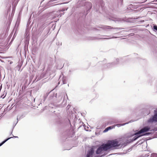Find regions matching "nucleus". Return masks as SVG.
Listing matches in <instances>:
<instances>
[{
	"instance_id": "nucleus-7",
	"label": "nucleus",
	"mask_w": 157,
	"mask_h": 157,
	"mask_svg": "<svg viewBox=\"0 0 157 157\" xmlns=\"http://www.w3.org/2000/svg\"><path fill=\"white\" fill-rule=\"evenodd\" d=\"M151 157H157V154L153 153L151 154Z\"/></svg>"
},
{
	"instance_id": "nucleus-6",
	"label": "nucleus",
	"mask_w": 157,
	"mask_h": 157,
	"mask_svg": "<svg viewBox=\"0 0 157 157\" xmlns=\"http://www.w3.org/2000/svg\"><path fill=\"white\" fill-rule=\"evenodd\" d=\"M12 137L9 138H7V139H6L4 141H3L0 144V146H2L3 144L5 142H6V141H7L8 140L11 138Z\"/></svg>"
},
{
	"instance_id": "nucleus-4",
	"label": "nucleus",
	"mask_w": 157,
	"mask_h": 157,
	"mask_svg": "<svg viewBox=\"0 0 157 157\" xmlns=\"http://www.w3.org/2000/svg\"><path fill=\"white\" fill-rule=\"evenodd\" d=\"M94 153V150L93 148H91L87 151L86 157H92Z\"/></svg>"
},
{
	"instance_id": "nucleus-8",
	"label": "nucleus",
	"mask_w": 157,
	"mask_h": 157,
	"mask_svg": "<svg viewBox=\"0 0 157 157\" xmlns=\"http://www.w3.org/2000/svg\"><path fill=\"white\" fill-rule=\"evenodd\" d=\"M105 28L106 29H114V28L111 27V26H105Z\"/></svg>"
},
{
	"instance_id": "nucleus-3",
	"label": "nucleus",
	"mask_w": 157,
	"mask_h": 157,
	"mask_svg": "<svg viewBox=\"0 0 157 157\" xmlns=\"http://www.w3.org/2000/svg\"><path fill=\"white\" fill-rule=\"evenodd\" d=\"M154 121L157 122V109L155 111L154 115L148 121V122H152Z\"/></svg>"
},
{
	"instance_id": "nucleus-2",
	"label": "nucleus",
	"mask_w": 157,
	"mask_h": 157,
	"mask_svg": "<svg viewBox=\"0 0 157 157\" xmlns=\"http://www.w3.org/2000/svg\"><path fill=\"white\" fill-rule=\"evenodd\" d=\"M150 129V128L148 126L145 127L134 134L130 136H127L126 137L127 143H131L136 140L137 138L141 136L149 134V133H143L149 131Z\"/></svg>"
},
{
	"instance_id": "nucleus-5",
	"label": "nucleus",
	"mask_w": 157,
	"mask_h": 157,
	"mask_svg": "<svg viewBox=\"0 0 157 157\" xmlns=\"http://www.w3.org/2000/svg\"><path fill=\"white\" fill-rule=\"evenodd\" d=\"M124 124H117L116 125H114L113 126H111L109 127H107L106 128L105 130L104 131V132H107L108 130L111 129H113V128H114L116 126H117L118 127H119L120 126H122L123 125H124Z\"/></svg>"
},
{
	"instance_id": "nucleus-1",
	"label": "nucleus",
	"mask_w": 157,
	"mask_h": 157,
	"mask_svg": "<svg viewBox=\"0 0 157 157\" xmlns=\"http://www.w3.org/2000/svg\"><path fill=\"white\" fill-rule=\"evenodd\" d=\"M120 145L117 140L109 141L105 144H103L99 147L96 152L97 154H100L103 151H106L111 148L117 147Z\"/></svg>"
},
{
	"instance_id": "nucleus-9",
	"label": "nucleus",
	"mask_w": 157,
	"mask_h": 157,
	"mask_svg": "<svg viewBox=\"0 0 157 157\" xmlns=\"http://www.w3.org/2000/svg\"><path fill=\"white\" fill-rule=\"evenodd\" d=\"M153 28L154 29L157 31V26L154 25L153 26Z\"/></svg>"
}]
</instances>
